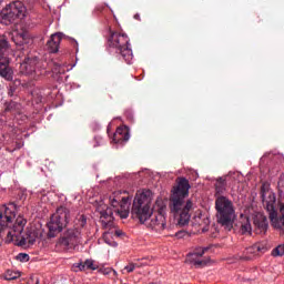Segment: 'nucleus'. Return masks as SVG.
I'll list each match as a JSON object with an SVG mask.
<instances>
[{
  "instance_id": "nucleus-11",
  "label": "nucleus",
  "mask_w": 284,
  "mask_h": 284,
  "mask_svg": "<svg viewBox=\"0 0 284 284\" xmlns=\"http://www.w3.org/2000/svg\"><path fill=\"white\" fill-rule=\"evenodd\" d=\"M88 223V220L85 219V215H79V217L75 221L77 227L68 229L64 233V236L62 237V245H65V247H72L73 245H77V243L81 242V229L85 227V224Z\"/></svg>"
},
{
  "instance_id": "nucleus-10",
  "label": "nucleus",
  "mask_w": 284,
  "mask_h": 284,
  "mask_svg": "<svg viewBox=\"0 0 284 284\" xmlns=\"http://www.w3.org/2000/svg\"><path fill=\"white\" fill-rule=\"evenodd\" d=\"M68 223H70V210L61 206L55 211L48 223V236L54 239L59 232H62Z\"/></svg>"
},
{
  "instance_id": "nucleus-23",
  "label": "nucleus",
  "mask_w": 284,
  "mask_h": 284,
  "mask_svg": "<svg viewBox=\"0 0 284 284\" xmlns=\"http://www.w3.org/2000/svg\"><path fill=\"white\" fill-rule=\"evenodd\" d=\"M21 276V273L17 272V271H7L4 274V278L6 281H14L17 278H19Z\"/></svg>"
},
{
  "instance_id": "nucleus-29",
  "label": "nucleus",
  "mask_w": 284,
  "mask_h": 284,
  "mask_svg": "<svg viewBox=\"0 0 284 284\" xmlns=\"http://www.w3.org/2000/svg\"><path fill=\"white\" fill-rule=\"evenodd\" d=\"M193 225H201V211H197V215L193 217Z\"/></svg>"
},
{
  "instance_id": "nucleus-2",
  "label": "nucleus",
  "mask_w": 284,
  "mask_h": 284,
  "mask_svg": "<svg viewBox=\"0 0 284 284\" xmlns=\"http://www.w3.org/2000/svg\"><path fill=\"white\" fill-rule=\"evenodd\" d=\"M190 195V182L185 178H180L178 185L173 187L170 197V211L181 227L190 223L192 219V210H194V202L192 200L185 201Z\"/></svg>"
},
{
  "instance_id": "nucleus-9",
  "label": "nucleus",
  "mask_w": 284,
  "mask_h": 284,
  "mask_svg": "<svg viewBox=\"0 0 284 284\" xmlns=\"http://www.w3.org/2000/svg\"><path fill=\"white\" fill-rule=\"evenodd\" d=\"M10 43L6 36H0V77L6 81H12L14 79V72L10 68Z\"/></svg>"
},
{
  "instance_id": "nucleus-34",
  "label": "nucleus",
  "mask_w": 284,
  "mask_h": 284,
  "mask_svg": "<svg viewBox=\"0 0 284 284\" xmlns=\"http://www.w3.org/2000/svg\"><path fill=\"white\" fill-rule=\"evenodd\" d=\"M2 97H1V93H0V101H1Z\"/></svg>"
},
{
  "instance_id": "nucleus-22",
  "label": "nucleus",
  "mask_w": 284,
  "mask_h": 284,
  "mask_svg": "<svg viewBox=\"0 0 284 284\" xmlns=\"http://www.w3.org/2000/svg\"><path fill=\"white\" fill-rule=\"evenodd\" d=\"M103 241L104 243H106V245H110L111 247H116V242L114 240H112V233L110 232H105L103 234Z\"/></svg>"
},
{
  "instance_id": "nucleus-26",
  "label": "nucleus",
  "mask_w": 284,
  "mask_h": 284,
  "mask_svg": "<svg viewBox=\"0 0 284 284\" xmlns=\"http://www.w3.org/2000/svg\"><path fill=\"white\" fill-rule=\"evenodd\" d=\"M263 247H261V244H255V245H253L252 247H248L247 248V252L250 253V254H252V253H255V252H263Z\"/></svg>"
},
{
  "instance_id": "nucleus-28",
  "label": "nucleus",
  "mask_w": 284,
  "mask_h": 284,
  "mask_svg": "<svg viewBox=\"0 0 284 284\" xmlns=\"http://www.w3.org/2000/svg\"><path fill=\"white\" fill-rule=\"evenodd\" d=\"M14 108H17V102H9L6 106V112H12V110H14Z\"/></svg>"
},
{
  "instance_id": "nucleus-15",
  "label": "nucleus",
  "mask_w": 284,
  "mask_h": 284,
  "mask_svg": "<svg viewBox=\"0 0 284 284\" xmlns=\"http://www.w3.org/2000/svg\"><path fill=\"white\" fill-rule=\"evenodd\" d=\"M128 141H130V129H128V126L118 128L113 134V142L116 145H123V143H128Z\"/></svg>"
},
{
  "instance_id": "nucleus-18",
  "label": "nucleus",
  "mask_w": 284,
  "mask_h": 284,
  "mask_svg": "<svg viewBox=\"0 0 284 284\" xmlns=\"http://www.w3.org/2000/svg\"><path fill=\"white\" fill-rule=\"evenodd\" d=\"M226 187L227 183L225 182V178H219L215 183L216 196H221V194H224Z\"/></svg>"
},
{
  "instance_id": "nucleus-19",
  "label": "nucleus",
  "mask_w": 284,
  "mask_h": 284,
  "mask_svg": "<svg viewBox=\"0 0 284 284\" xmlns=\"http://www.w3.org/2000/svg\"><path fill=\"white\" fill-rule=\"evenodd\" d=\"M143 265H148V262H143V263H134V262H130L126 266H124V268L122 270V274H131V272H134V270L136 267H143Z\"/></svg>"
},
{
  "instance_id": "nucleus-24",
  "label": "nucleus",
  "mask_w": 284,
  "mask_h": 284,
  "mask_svg": "<svg viewBox=\"0 0 284 284\" xmlns=\"http://www.w3.org/2000/svg\"><path fill=\"white\" fill-rule=\"evenodd\" d=\"M242 234H252V224L250 223V219L246 217L245 222L242 223Z\"/></svg>"
},
{
  "instance_id": "nucleus-21",
  "label": "nucleus",
  "mask_w": 284,
  "mask_h": 284,
  "mask_svg": "<svg viewBox=\"0 0 284 284\" xmlns=\"http://www.w3.org/2000/svg\"><path fill=\"white\" fill-rule=\"evenodd\" d=\"M78 267L81 272L85 270H97V265H94L93 260H87L85 262L78 264Z\"/></svg>"
},
{
  "instance_id": "nucleus-8",
  "label": "nucleus",
  "mask_w": 284,
  "mask_h": 284,
  "mask_svg": "<svg viewBox=\"0 0 284 284\" xmlns=\"http://www.w3.org/2000/svg\"><path fill=\"white\" fill-rule=\"evenodd\" d=\"M26 14H28V10L23 2H12L1 11L0 23H2V26H10V23H14L17 19H26Z\"/></svg>"
},
{
  "instance_id": "nucleus-12",
  "label": "nucleus",
  "mask_w": 284,
  "mask_h": 284,
  "mask_svg": "<svg viewBox=\"0 0 284 284\" xmlns=\"http://www.w3.org/2000/svg\"><path fill=\"white\" fill-rule=\"evenodd\" d=\"M17 206L14 203L3 205L0 209V232L8 230L12 225V220L17 216Z\"/></svg>"
},
{
  "instance_id": "nucleus-5",
  "label": "nucleus",
  "mask_w": 284,
  "mask_h": 284,
  "mask_svg": "<svg viewBox=\"0 0 284 284\" xmlns=\"http://www.w3.org/2000/svg\"><path fill=\"white\" fill-rule=\"evenodd\" d=\"M262 202L268 213L271 225L275 230H282L284 232V204H280V214L276 212V194L270 190V185H262Z\"/></svg>"
},
{
  "instance_id": "nucleus-6",
  "label": "nucleus",
  "mask_w": 284,
  "mask_h": 284,
  "mask_svg": "<svg viewBox=\"0 0 284 284\" xmlns=\"http://www.w3.org/2000/svg\"><path fill=\"white\" fill-rule=\"evenodd\" d=\"M215 211L217 223L230 232L234 227V221H236L234 202L225 195H217L215 199Z\"/></svg>"
},
{
  "instance_id": "nucleus-27",
  "label": "nucleus",
  "mask_w": 284,
  "mask_h": 284,
  "mask_svg": "<svg viewBox=\"0 0 284 284\" xmlns=\"http://www.w3.org/2000/svg\"><path fill=\"white\" fill-rule=\"evenodd\" d=\"M18 261H21L22 263H28L30 261V255L26 253H19L17 256Z\"/></svg>"
},
{
  "instance_id": "nucleus-33",
  "label": "nucleus",
  "mask_w": 284,
  "mask_h": 284,
  "mask_svg": "<svg viewBox=\"0 0 284 284\" xmlns=\"http://www.w3.org/2000/svg\"><path fill=\"white\" fill-rule=\"evenodd\" d=\"M113 272V274H116V271H112Z\"/></svg>"
},
{
  "instance_id": "nucleus-31",
  "label": "nucleus",
  "mask_w": 284,
  "mask_h": 284,
  "mask_svg": "<svg viewBox=\"0 0 284 284\" xmlns=\"http://www.w3.org/2000/svg\"><path fill=\"white\" fill-rule=\"evenodd\" d=\"M134 18H135V19H139V14H135Z\"/></svg>"
},
{
  "instance_id": "nucleus-16",
  "label": "nucleus",
  "mask_w": 284,
  "mask_h": 284,
  "mask_svg": "<svg viewBox=\"0 0 284 284\" xmlns=\"http://www.w3.org/2000/svg\"><path fill=\"white\" fill-rule=\"evenodd\" d=\"M37 58L24 59L20 64V72H22V74H32L33 72H37Z\"/></svg>"
},
{
  "instance_id": "nucleus-25",
  "label": "nucleus",
  "mask_w": 284,
  "mask_h": 284,
  "mask_svg": "<svg viewBox=\"0 0 284 284\" xmlns=\"http://www.w3.org/2000/svg\"><path fill=\"white\" fill-rule=\"evenodd\" d=\"M284 255V244L277 245L273 251H272V256H283Z\"/></svg>"
},
{
  "instance_id": "nucleus-4",
  "label": "nucleus",
  "mask_w": 284,
  "mask_h": 284,
  "mask_svg": "<svg viewBox=\"0 0 284 284\" xmlns=\"http://www.w3.org/2000/svg\"><path fill=\"white\" fill-rule=\"evenodd\" d=\"M26 225H28V220L19 215L16 219L14 224H12V227L7 231V243L16 241L17 245H20L21 247L26 245H34L39 239V231L36 229H28L27 233L23 235Z\"/></svg>"
},
{
  "instance_id": "nucleus-7",
  "label": "nucleus",
  "mask_w": 284,
  "mask_h": 284,
  "mask_svg": "<svg viewBox=\"0 0 284 284\" xmlns=\"http://www.w3.org/2000/svg\"><path fill=\"white\" fill-rule=\"evenodd\" d=\"M109 47L114 50L116 54H120L125 63H132L134 55L132 54V49L130 48V38L125 33L113 32L109 39Z\"/></svg>"
},
{
  "instance_id": "nucleus-17",
  "label": "nucleus",
  "mask_w": 284,
  "mask_h": 284,
  "mask_svg": "<svg viewBox=\"0 0 284 284\" xmlns=\"http://www.w3.org/2000/svg\"><path fill=\"white\" fill-rule=\"evenodd\" d=\"M63 39V33L58 32L53 33L50 40L47 42V48L49 52H59V45L61 44V40Z\"/></svg>"
},
{
  "instance_id": "nucleus-3",
  "label": "nucleus",
  "mask_w": 284,
  "mask_h": 284,
  "mask_svg": "<svg viewBox=\"0 0 284 284\" xmlns=\"http://www.w3.org/2000/svg\"><path fill=\"white\" fill-rule=\"evenodd\" d=\"M109 203L113 206V210L103 202L97 207V212L100 213V221L104 227H108L114 221V213L120 219H128L130 216V205H132L130 196H123L121 191H115L109 196Z\"/></svg>"
},
{
  "instance_id": "nucleus-20",
  "label": "nucleus",
  "mask_w": 284,
  "mask_h": 284,
  "mask_svg": "<svg viewBox=\"0 0 284 284\" xmlns=\"http://www.w3.org/2000/svg\"><path fill=\"white\" fill-rule=\"evenodd\" d=\"M12 41L21 50V45H23V43H26V33L13 32L12 33Z\"/></svg>"
},
{
  "instance_id": "nucleus-32",
  "label": "nucleus",
  "mask_w": 284,
  "mask_h": 284,
  "mask_svg": "<svg viewBox=\"0 0 284 284\" xmlns=\"http://www.w3.org/2000/svg\"><path fill=\"white\" fill-rule=\"evenodd\" d=\"M246 261H248V258H252V257H250V256H247V257H244Z\"/></svg>"
},
{
  "instance_id": "nucleus-14",
  "label": "nucleus",
  "mask_w": 284,
  "mask_h": 284,
  "mask_svg": "<svg viewBox=\"0 0 284 284\" xmlns=\"http://www.w3.org/2000/svg\"><path fill=\"white\" fill-rule=\"evenodd\" d=\"M253 223L255 226V232L257 234H265V232H267V227H270V224L267 223V217L261 212L254 214Z\"/></svg>"
},
{
  "instance_id": "nucleus-13",
  "label": "nucleus",
  "mask_w": 284,
  "mask_h": 284,
  "mask_svg": "<svg viewBox=\"0 0 284 284\" xmlns=\"http://www.w3.org/2000/svg\"><path fill=\"white\" fill-rule=\"evenodd\" d=\"M205 252H207V248L197 247L194 252L187 254L186 261H189V263H193L196 267H203V265H207L209 262L207 260L202 258Z\"/></svg>"
},
{
  "instance_id": "nucleus-30",
  "label": "nucleus",
  "mask_w": 284,
  "mask_h": 284,
  "mask_svg": "<svg viewBox=\"0 0 284 284\" xmlns=\"http://www.w3.org/2000/svg\"><path fill=\"white\" fill-rule=\"evenodd\" d=\"M115 235H116V236H121V232L115 231Z\"/></svg>"
},
{
  "instance_id": "nucleus-1",
  "label": "nucleus",
  "mask_w": 284,
  "mask_h": 284,
  "mask_svg": "<svg viewBox=\"0 0 284 284\" xmlns=\"http://www.w3.org/2000/svg\"><path fill=\"white\" fill-rule=\"evenodd\" d=\"M154 194L150 190H139L133 200L131 214L134 219H139L140 223L146 225L155 232H163L165 230L168 205L162 199L155 201L154 209L158 213L152 214V201Z\"/></svg>"
}]
</instances>
